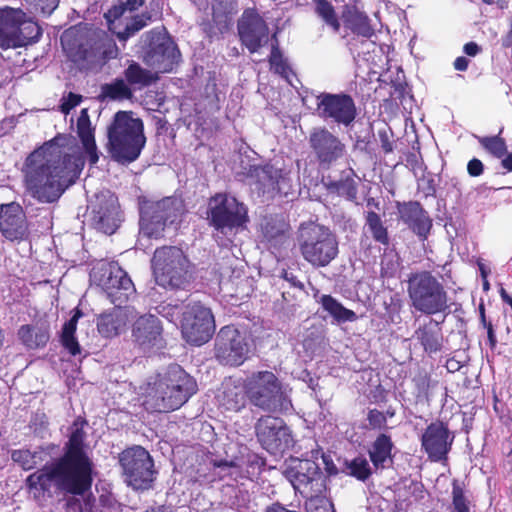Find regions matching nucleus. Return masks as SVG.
Wrapping results in <instances>:
<instances>
[{"label": "nucleus", "instance_id": "nucleus-10", "mask_svg": "<svg viewBox=\"0 0 512 512\" xmlns=\"http://www.w3.org/2000/svg\"><path fill=\"white\" fill-rule=\"evenodd\" d=\"M184 203L177 197H166L159 201H146L140 208V235L158 239L183 214Z\"/></svg>", "mask_w": 512, "mask_h": 512}, {"label": "nucleus", "instance_id": "nucleus-45", "mask_svg": "<svg viewBox=\"0 0 512 512\" xmlns=\"http://www.w3.org/2000/svg\"><path fill=\"white\" fill-rule=\"evenodd\" d=\"M349 474L358 480L365 481L371 474L370 465L366 458L356 457L347 466Z\"/></svg>", "mask_w": 512, "mask_h": 512}, {"label": "nucleus", "instance_id": "nucleus-51", "mask_svg": "<svg viewBox=\"0 0 512 512\" xmlns=\"http://www.w3.org/2000/svg\"><path fill=\"white\" fill-rule=\"evenodd\" d=\"M32 451L27 449L13 450L11 453V459L18 463L24 470H30L35 468V461L32 460Z\"/></svg>", "mask_w": 512, "mask_h": 512}, {"label": "nucleus", "instance_id": "nucleus-8", "mask_svg": "<svg viewBox=\"0 0 512 512\" xmlns=\"http://www.w3.org/2000/svg\"><path fill=\"white\" fill-rule=\"evenodd\" d=\"M298 245L302 257L313 267H326L338 255L336 235L327 227L315 223L302 224Z\"/></svg>", "mask_w": 512, "mask_h": 512}, {"label": "nucleus", "instance_id": "nucleus-34", "mask_svg": "<svg viewBox=\"0 0 512 512\" xmlns=\"http://www.w3.org/2000/svg\"><path fill=\"white\" fill-rule=\"evenodd\" d=\"M80 317H82V312L76 309L71 319L63 325L61 333L62 345L73 356L80 353V345L75 337L77 323Z\"/></svg>", "mask_w": 512, "mask_h": 512}, {"label": "nucleus", "instance_id": "nucleus-63", "mask_svg": "<svg viewBox=\"0 0 512 512\" xmlns=\"http://www.w3.org/2000/svg\"><path fill=\"white\" fill-rule=\"evenodd\" d=\"M284 279L290 282L292 286L303 289V284L292 273L285 272Z\"/></svg>", "mask_w": 512, "mask_h": 512}, {"label": "nucleus", "instance_id": "nucleus-43", "mask_svg": "<svg viewBox=\"0 0 512 512\" xmlns=\"http://www.w3.org/2000/svg\"><path fill=\"white\" fill-rule=\"evenodd\" d=\"M307 512H335L332 501L324 493H314L311 497H306Z\"/></svg>", "mask_w": 512, "mask_h": 512}, {"label": "nucleus", "instance_id": "nucleus-36", "mask_svg": "<svg viewBox=\"0 0 512 512\" xmlns=\"http://www.w3.org/2000/svg\"><path fill=\"white\" fill-rule=\"evenodd\" d=\"M246 393L242 387L232 386L226 387L223 392L222 405L230 411H239L245 407Z\"/></svg>", "mask_w": 512, "mask_h": 512}, {"label": "nucleus", "instance_id": "nucleus-46", "mask_svg": "<svg viewBox=\"0 0 512 512\" xmlns=\"http://www.w3.org/2000/svg\"><path fill=\"white\" fill-rule=\"evenodd\" d=\"M275 42H277L275 40ZM277 43H273L272 44V51H271V54H270V66H271V69L279 74L280 76L284 77V78H288L289 76V73H290V69L286 63V61L283 59L277 45Z\"/></svg>", "mask_w": 512, "mask_h": 512}, {"label": "nucleus", "instance_id": "nucleus-4", "mask_svg": "<svg viewBox=\"0 0 512 512\" xmlns=\"http://www.w3.org/2000/svg\"><path fill=\"white\" fill-rule=\"evenodd\" d=\"M61 44L67 57L83 68L116 54L106 32L87 26L66 30L61 36Z\"/></svg>", "mask_w": 512, "mask_h": 512}, {"label": "nucleus", "instance_id": "nucleus-48", "mask_svg": "<svg viewBox=\"0 0 512 512\" xmlns=\"http://www.w3.org/2000/svg\"><path fill=\"white\" fill-rule=\"evenodd\" d=\"M185 307L178 304H165L159 307V313L166 318L168 321L179 325L181 327V320L183 318V312Z\"/></svg>", "mask_w": 512, "mask_h": 512}, {"label": "nucleus", "instance_id": "nucleus-35", "mask_svg": "<svg viewBox=\"0 0 512 512\" xmlns=\"http://www.w3.org/2000/svg\"><path fill=\"white\" fill-rule=\"evenodd\" d=\"M125 77L129 84L139 87L148 86L157 79L154 73L142 68L137 63L129 65L125 70Z\"/></svg>", "mask_w": 512, "mask_h": 512}, {"label": "nucleus", "instance_id": "nucleus-29", "mask_svg": "<svg viewBox=\"0 0 512 512\" xmlns=\"http://www.w3.org/2000/svg\"><path fill=\"white\" fill-rule=\"evenodd\" d=\"M135 317V311L129 306L115 305L109 311L101 314L97 319V329L106 338L119 335L126 329L127 323Z\"/></svg>", "mask_w": 512, "mask_h": 512}, {"label": "nucleus", "instance_id": "nucleus-49", "mask_svg": "<svg viewBox=\"0 0 512 512\" xmlns=\"http://www.w3.org/2000/svg\"><path fill=\"white\" fill-rule=\"evenodd\" d=\"M18 337L28 348L37 347L40 343L45 342L46 340L43 335L39 338L38 335L34 333V329L28 325L20 327L18 330Z\"/></svg>", "mask_w": 512, "mask_h": 512}, {"label": "nucleus", "instance_id": "nucleus-31", "mask_svg": "<svg viewBox=\"0 0 512 512\" xmlns=\"http://www.w3.org/2000/svg\"><path fill=\"white\" fill-rule=\"evenodd\" d=\"M77 134L82 142L91 164L99 160L97 147L94 138V129L91 126L87 109H82L77 119Z\"/></svg>", "mask_w": 512, "mask_h": 512}, {"label": "nucleus", "instance_id": "nucleus-19", "mask_svg": "<svg viewBox=\"0 0 512 512\" xmlns=\"http://www.w3.org/2000/svg\"><path fill=\"white\" fill-rule=\"evenodd\" d=\"M256 436L261 446L271 454H278L292 445L289 428L281 418L263 416L255 426Z\"/></svg>", "mask_w": 512, "mask_h": 512}, {"label": "nucleus", "instance_id": "nucleus-2", "mask_svg": "<svg viewBox=\"0 0 512 512\" xmlns=\"http://www.w3.org/2000/svg\"><path fill=\"white\" fill-rule=\"evenodd\" d=\"M85 424L84 420L77 419L71 427L64 455L28 476L29 494L37 502L44 501L46 495H50L53 485L73 495H82L90 489L93 463L84 451Z\"/></svg>", "mask_w": 512, "mask_h": 512}, {"label": "nucleus", "instance_id": "nucleus-13", "mask_svg": "<svg viewBox=\"0 0 512 512\" xmlns=\"http://www.w3.org/2000/svg\"><path fill=\"white\" fill-rule=\"evenodd\" d=\"M146 0H126L119 5L113 6L105 13V18L109 23V29L117 34L121 41H126L136 32L144 28L151 20L149 12L136 14Z\"/></svg>", "mask_w": 512, "mask_h": 512}, {"label": "nucleus", "instance_id": "nucleus-56", "mask_svg": "<svg viewBox=\"0 0 512 512\" xmlns=\"http://www.w3.org/2000/svg\"><path fill=\"white\" fill-rule=\"evenodd\" d=\"M367 419L369 424L374 428H380L386 423L385 415L376 409L369 411Z\"/></svg>", "mask_w": 512, "mask_h": 512}, {"label": "nucleus", "instance_id": "nucleus-16", "mask_svg": "<svg viewBox=\"0 0 512 512\" xmlns=\"http://www.w3.org/2000/svg\"><path fill=\"white\" fill-rule=\"evenodd\" d=\"M215 331V321L211 310L199 302L185 306L181 320L183 338L190 344L206 343Z\"/></svg>", "mask_w": 512, "mask_h": 512}, {"label": "nucleus", "instance_id": "nucleus-55", "mask_svg": "<svg viewBox=\"0 0 512 512\" xmlns=\"http://www.w3.org/2000/svg\"><path fill=\"white\" fill-rule=\"evenodd\" d=\"M54 449L53 446L39 447L32 451V460L35 461V467L41 465L43 462H47L51 457V452Z\"/></svg>", "mask_w": 512, "mask_h": 512}, {"label": "nucleus", "instance_id": "nucleus-28", "mask_svg": "<svg viewBox=\"0 0 512 512\" xmlns=\"http://www.w3.org/2000/svg\"><path fill=\"white\" fill-rule=\"evenodd\" d=\"M162 326L159 319L151 314L140 316L132 326L133 341L144 351L160 345Z\"/></svg>", "mask_w": 512, "mask_h": 512}, {"label": "nucleus", "instance_id": "nucleus-6", "mask_svg": "<svg viewBox=\"0 0 512 512\" xmlns=\"http://www.w3.org/2000/svg\"><path fill=\"white\" fill-rule=\"evenodd\" d=\"M247 401L265 412H286L292 408L287 386L269 370L252 372L243 381Z\"/></svg>", "mask_w": 512, "mask_h": 512}, {"label": "nucleus", "instance_id": "nucleus-58", "mask_svg": "<svg viewBox=\"0 0 512 512\" xmlns=\"http://www.w3.org/2000/svg\"><path fill=\"white\" fill-rule=\"evenodd\" d=\"M467 171L470 176L478 177L483 173L484 165L479 159L473 158L467 164Z\"/></svg>", "mask_w": 512, "mask_h": 512}, {"label": "nucleus", "instance_id": "nucleus-52", "mask_svg": "<svg viewBox=\"0 0 512 512\" xmlns=\"http://www.w3.org/2000/svg\"><path fill=\"white\" fill-rule=\"evenodd\" d=\"M43 14L50 15L58 6L59 0H26Z\"/></svg>", "mask_w": 512, "mask_h": 512}, {"label": "nucleus", "instance_id": "nucleus-27", "mask_svg": "<svg viewBox=\"0 0 512 512\" xmlns=\"http://www.w3.org/2000/svg\"><path fill=\"white\" fill-rule=\"evenodd\" d=\"M0 231L9 241L23 240L28 234L26 216L19 204L1 206Z\"/></svg>", "mask_w": 512, "mask_h": 512}, {"label": "nucleus", "instance_id": "nucleus-42", "mask_svg": "<svg viewBox=\"0 0 512 512\" xmlns=\"http://www.w3.org/2000/svg\"><path fill=\"white\" fill-rule=\"evenodd\" d=\"M401 262L399 255L393 251H385L381 258V275L392 278L400 271Z\"/></svg>", "mask_w": 512, "mask_h": 512}, {"label": "nucleus", "instance_id": "nucleus-26", "mask_svg": "<svg viewBox=\"0 0 512 512\" xmlns=\"http://www.w3.org/2000/svg\"><path fill=\"white\" fill-rule=\"evenodd\" d=\"M454 436L448 427L440 422L431 423L421 437L422 449L431 461L438 462L446 458L451 449Z\"/></svg>", "mask_w": 512, "mask_h": 512}, {"label": "nucleus", "instance_id": "nucleus-37", "mask_svg": "<svg viewBox=\"0 0 512 512\" xmlns=\"http://www.w3.org/2000/svg\"><path fill=\"white\" fill-rule=\"evenodd\" d=\"M345 24L355 33L363 37H370L373 29L369 24L368 17L358 11H349Z\"/></svg>", "mask_w": 512, "mask_h": 512}, {"label": "nucleus", "instance_id": "nucleus-14", "mask_svg": "<svg viewBox=\"0 0 512 512\" xmlns=\"http://www.w3.org/2000/svg\"><path fill=\"white\" fill-rule=\"evenodd\" d=\"M125 482L134 489H146L154 480L153 460L141 446L125 449L119 455Z\"/></svg>", "mask_w": 512, "mask_h": 512}, {"label": "nucleus", "instance_id": "nucleus-44", "mask_svg": "<svg viewBox=\"0 0 512 512\" xmlns=\"http://www.w3.org/2000/svg\"><path fill=\"white\" fill-rule=\"evenodd\" d=\"M477 140L485 150L497 158H502L507 153L505 140L498 135L485 137L478 136Z\"/></svg>", "mask_w": 512, "mask_h": 512}, {"label": "nucleus", "instance_id": "nucleus-21", "mask_svg": "<svg viewBox=\"0 0 512 512\" xmlns=\"http://www.w3.org/2000/svg\"><path fill=\"white\" fill-rule=\"evenodd\" d=\"M317 112L322 119H332L345 126L350 125L356 117L355 103L346 94H320L317 97Z\"/></svg>", "mask_w": 512, "mask_h": 512}, {"label": "nucleus", "instance_id": "nucleus-15", "mask_svg": "<svg viewBox=\"0 0 512 512\" xmlns=\"http://www.w3.org/2000/svg\"><path fill=\"white\" fill-rule=\"evenodd\" d=\"M208 219L216 230L225 233L246 223L247 209L235 197L219 193L209 200Z\"/></svg>", "mask_w": 512, "mask_h": 512}, {"label": "nucleus", "instance_id": "nucleus-60", "mask_svg": "<svg viewBox=\"0 0 512 512\" xmlns=\"http://www.w3.org/2000/svg\"><path fill=\"white\" fill-rule=\"evenodd\" d=\"M469 61L467 58L460 56L454 61V68L458 71H465L468 68Z\"/></svg>", "mask_w": 512, "mask_h": 512}, {"label": "nucleus", "instance_id": "nucleus-12", "mask_svg": "<svg viewBox=\"0 0 512 512\" xmlns=\"http://www.w3.org/2000/svg\"><path fill=\"white\" fill-rule=\"evenodd\" d=\"M283 474L304 498L327 491V477L312 460L291 458Z\"/></svg>", "mask_w": 512, "mask_h": 512}, {"label": "nucleus", "instance_id": "nucleus-1", "mask_svg": "<svg viewBox=\"0 0 512 512\" xmlns=\"http://www.w3.org/2000/svg\"><path fill=\"white\" fill-rule=\"evenodd\" d=\"M83 167L84 160L74 146V139L57 135L28 156L26 190L40 203H53L75 183Z\"/></svg>", "mask_w": 512, "mask_h": 512}, {"label": "nucleus", "instance_id": "nucleus-62", "mask_svg": "<svg viewBox=\"0 0 512 512\" xmlns=\"http://www.w3.org/2000/svg\"><path fill=\"white\" fill-rule=\"evenodd\" d=\"M464 52L469 56H475L479 52V46L474 42H469L464 45Z\"/></svg>", "mask_w": 512, "mask_h": 512}, {"label": "nucleus", "instance_id": "nucleus-50", "mask_svg": "<svg viewBox=\"0 0 512 512\" xmlns=\"http://www.w3.org/2000/svg\"><path fill=\"white\" fill-rule=\"evenodd\" d=\"M452 506L454 512H470L469 504L464 496L463 490L456 483L453 484Z\"/></svg>", "mask_w": 512, "mask_h": 512}, {"label": "nucleus", "instance_id": "nucleus-25", "mask_svg": "<svg viewBox=\"0 0 512 512\" xmlns=\"http://www.w3.org/2000/svg\"><path fill=\"white\" fill-rule=\"evenodd\" d=\"M238 31L243 44L251 53L266 45L269 30L263 18L253 9L246 10L238 23Z\"/></svg>", "mask_w": 512, "mask_h": 512}, {"label": "nucleus", "instance_id": "nucleus-7", "mask_svg": "<svg viewBox=\"0 0 512 512\" xmlns=\"http://www.w3.org/2000/svg\"><path fill=\"white\" fill-rule=\"evenodd\" d=\"M407 293L410 306L422 314L435 315L449 309L444 285L429 271L412 273L407 280Z\"/></svg>", "mask_w": 512, "mask_h": 512}, {"label": "nucleus", "instance_id": "nucleus-5", "mask_svg": "<svg viewBox=\"0 0 512 512\" xmlns=\"http://www.w3.org/2000/svg\"><path fill=\"white\" fill-rule=\"evenodd\" d=\"M146 144L143 121L131 111H119L108 127L111 157L120 163L138 159Z\"/></svg>", "mask_w": 512, "mask_h": 512}, {"label": "nucleus", "instance_id": "nucleus-32", "mask_svg": "<svg viewBox=\"0 0 512 512\" xmlns=\"http://www.w3.org/2000/svg\"><path fill=\"white\" fill-rule=\"evenodd\" d=\"M392 446L389 436L381 434L376 438L369 450L370 459L376 469H384L392 463Z\"/></svg>", "mask_w": 512, "mask_h": 512}, {"label": "nucleus", "instance_id": "nucleus-33", "mask_svg": "<svg viewBox=\"0 0 512 512\" xmlns=\"http://www.w3.org/2000/svg\"><path fill=\"white\" fill-rule=\"evenodd\" d=\"M322 308L329 313L338 323L353 322L357 319L354 311L345 308L340 302L330 295H322L320 298Z\"/></svg>", "mask_w": 512, "mask_h": 512}, {"label": "nucleus", "instance_id": "nucleus-3", "mask_svg": "<svg viewBox=\"0 0 512 512\" xmlns=\"http://www.w3.org/2000/svg\"><path fill=\"white\" fill-rule=\"evenodd\" d=\"M197 391L196 381L179 365L150 377L144 388V405L148 410L168 412L180 408Z\"/></svg>", "mask_w": 512, "mask_h": 512}, {"label": "nucleus", "instance_id": "nucleus-57", "mask_svg": "<svg viewBox=\"0 0 512 512\" xmlns=\"http://www.w3.org/2000/svg\"><path fill=\"white\" fill-rule=\"evenodd\" d=\"M98 502L105 512H113L117 509V502L111 494H102Z\"/></svg>", "mask_w": 512, "mask_h": 512}, {"label": "nucleus", "instance_id": "nucleus-59", "mask_svg": "<svg viewBox=\"0 0 512 512\" xmlns=\"http://www.w3.org/2000/svg\"><path fill=\"white\" fill-rule=\"evenodd\" d=\"M214 465L218 468L228 469L230 475H233L234 471L237 470V466L233 461H219L215 462Z\"/></svg>", "mask_w": 512, "mask_h": 512}, {"label": "nucleus", "instance_id": "nucleus-64", "mask_svg": "<svg viewBox=\"0 0 512 512\" xmlns=\"http://www.w3.org/2000/svg\"><path fill=\"white\" fill-rule=\"evenodd\" d=\"M502 165L505 169L512 171V153L508 154L503 160Z\"/></svg>", "mask_w": 512, "mask_h": 512}, {"label": "nucleus", "instance_id": "nucleus-9", "mask_svg": "<svg viewBox=\"0 0 512 512\" xmlns=\"http://www.w3.org/2000/svg\"><path fill=\"white\" fill-rule=\"evenodd\" d=\"M156 283L169 289H185L190 283V262L184 252L174 246L157 249L152 258Z\"/></svg>", "mask_w": 512, "mask_h": 512}, {"label": "nucleus", "instance_id": "nucleus-22", "mask_svg": "<svg viewBox=\"0 0 512 512\" xmlns=\"http://www.w3.org/2000/svg\"><path fill=\"white\" fill-rule=\"evenodd\" d=\"M92 221L95 227L105 234H113L120 223L118 198L109 190L95 195L91 204Z\"/></svg>", "mask_w": 512, "mask_h": 512}, {"label": "nucleus", "instance_id": "nucleus-20", "mask_svg": "<svg viewBox=\"0 0 512 512\" xmlns=\"http://www.w3.org/2000/svg\"><path fill=\"white\" fill-rule=\"evenodd\" d=\"M309 145L319 165L329 168L346 155L341 139L325 127H315L309 135Z\"/></svg>", "mask_w": 512, "mask_h": 512}, {"label": "nucleus", "instance_id": "nucleus-41", "mask_svg": "<svg viewBox=\"0 0 512 512\" xmlns=\"http://www.w3.org/2000/svg\"><path fill=\"white\" fill-rule=\"evenodd\" d=\"M366 223L375 241L381 244H388L389 238L387 229L383 226L380 216L371 211L368 212Z\"/></svg>", "mask_w": 512, "mask_h": 512}, {"label": "nucleus", "instance_id": "nucleus-11", "mask_svg": "<svg viewBox=\"0 0 512 512\" xmlns=\"http://www.w3.org/2000/svg\"><path fill=\"white\" fill-rule=\"evenodd\" d=\"M41 29L20 8H0V47H22L39 40Z\"/></svg>", "mask_w": 512, "mask_h": 512}, {"label": "nucleus", "instance_id": "nucleus-53", "mask_svg": "<svg viewBox=\"0 0 512 512\" xmlns=\"http://www.w3.org/2000/svg\"><path fill=\"white\" fill-rule=\"evenodd\" d=\"M69 507L77 506L79 512H105L104 509L100 511H94L95 508V499L91 496H86L83 499V502L80 503L78 500H71L68 502Z\"/></svg>", "mask_w": 512, "mask_h": 512}, {"label": "nucleus", "instance_id": "nucleus-38", "mask_svg": "<svg viewBox=\"0 0 512 512\" xmlns=\"http://www.w3.org/2000/svg\"><path fill=\"white\" fill-rule=\"evenodd\" d=\"M101 96L112 100L129 99L132 96L131 90L122 79H117L101 88Z\"/></svg>", "mask_w": 512, "mask_h": 512}, {"label": "nucleus", "instance_id": "nucleus-47", "mask_svg": "<svg viewBox=\"0 0 512 512\" xmlns=\"http://www.w3.org/2000/svg\"><path fill=\"white\" fill-rule=\"evenodd\" d=\"M335 191L349 200H354L357 196V183L354 178L347 176L333 183Z\"/></svg>", "mask_w": 512, "mask_h": 512}, {"label": "nucleus", "instance_id": "nucleus-17", "mask_svg": "<svg viewBox=\"0 0 512 512\" xmlns=\"http://www.w3.org/2000/svg\"><path fill=\"white\" fill-rule=\"evenodd\" d=\"M250 338L233 326L221 328L216 338L215 355L224 365L239 366L251 351Z\"/></svg>", "mask_w": 512, "mask_h": 512}, {"label": "nucleus", "instance_id": "nucleus-24", "mask_svg": "<svg viewBox=\"0 0 512 512\" xmlns=\"http://www.w3.org/2000/svg\"><path fill=\"white\" fill-rule=\"evenodd\" d=\"M255 186L259 193L273 197L276 194L288 196L292 192V179L287 172L274 165H264L254 170Z\"/></svg>", "mask_w": 512, "mask_h": 512}, {"label": "nucleus", "instance_id": "nucleus-23", "mask_svg": "<svg viewBox=\"0 0 512 512\" xmlns=\"http://www.w3.org/2000/svg\"><path fill=\"white\" fill-rule=\"evenodd\" d=\"M180 57L177 45L169 37L158 35L153 38L144 56V62L155 71V74L167 73L179 63Z\"/></svg>", "mask_w": 512, "mask_h": 512}, {"label": "nucleus", "instance_id": "nucleus-30", "mask_svg": "<svg viewBox=\"0 0 512 512\" xmlns=\"http://www.w3.org/2000/svg\"><path fill=\"white\" fill-rule=\"evenodd\" d=\"M400 219L409 226L418 236L426 238L432 221L419 202H407L398 207Z\"/></svg>", "mask_w": 512, "mask_h": 512}, {"label": "nucleus", "instance_id": "nucleus-61", "mask_svg": "<svg viewBox=\"0 0 512 512\" xmlns=\"http://www.w3.org/2000/svg\"><path fill=\"white\" fill-rule=\"evenodd\" d=\"M381 137V147L385 151V153H390L393 151V144L389 141L386 133L380 134Z\"/></svg>", "mask_w": 512, "mask_h": 512}, {"label": "nucleus", "instance_id": "nucleus-39", "mask_svg": "<svg viewBox=\"0 0 512 512\" xmlns=\"http://www.w3.org/2000/svg\"><path fill=\"white\" fill-rule=\"evenodd\" d=\"M315 11L322 20L330 26L334 32L340 29V22L336 16L334 7L328 0H314Z\"/></svg>", "mask_w": 512, "mask_h": 512}, {"label": "nucleus", "instance_id": "nucleus-18", "mask_svg": "<svg viewBox=\"0 0 512 512\" xmlns=\"http://www.w3.org/2000/svg\"><path fill=\"white\" fill-rule=\"evenodd\" d=\"M99 273L98 284L114 305H122L135 292L132 280L117 263L103 264Z\"/></svg>", "mask_w": 512, "mask_h": 512}, {"label": "nucleus", "instance_id": "nucleus-40", "mask_svg": "<svg viewBox=\"0 0 512 512\" xmlns=\"http://www.w3.org/2000/svg\"><path fill=\"white\" fill-rule=\"evenodd\" d=\"M417 339L423 345L425 351L427 352H436L441 348V337L438 332L423 327L416 331Z\"/></svg>", "mask_w": 512, "mask_h": 512}, {"label": "nucleus", "instance_id": "nucleus-54", "mask_svg": "<svg viewBox=\"0 0 512 512\" xmlns=\"http://www.w3.org/2000/svg\"><path fill=\"white\" fill-rule=\"evenodd\" d=\"M81 100H82V97L80 95L70 92L66 97L62 98V103L60 106L61 112L64 113L65 115L69 114V112L74 107H76L77 105L80 104Z\"/></svg>", "mask_w": 512, "mask_h": 512}]
</instances>
